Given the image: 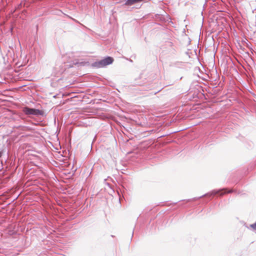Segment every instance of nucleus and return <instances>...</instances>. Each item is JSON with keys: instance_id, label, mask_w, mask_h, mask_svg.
<instances>
[{"instance_id": "obj_1", "label": "nucleus", "mask_w": 256, "mask_h": 256, "mask_svg": "<svg viewBox=\"0 0 256 256\" xmlns=\"http://www.w3.org/2000/svg\"><path fill=\"white\" fill-rule=\"evenodd\" d=\"M114 60L112 57L106 56L102 60L93 62L92 64V66L96 68H103L108 65L112 64Z\"/></svg>"}, {"instance_id": "obj_2", "label": "nucleus", "mask_w": 256, "mask_h": 256, "mask_svg": "<svg viewBox=\"0 0 256 256\" xmlns=\"http://www.w3.org/2000/svg\"><path fill=\"white\" fill-rule=\"evenodd\" d=\"M22 112L26 115L42 116L44 112L38 109L30 108L28 106L23 108Z\"/></svg>"}, {"instance_id": "obj_3", "label": "nucleus", "mask_w": 256, "mask_h": 256, "mask_svg": "<svg viewBox=\"0 0 256 256\" xmlns=\"http://www.w3.org/2000/svg\"><path fill=\"white\" fill-rule=\"evenodd\" d=\"M232 192V190H228L226 188H224L222 190H214L206 194V196H215L216 194H218L220 196H222L224 194L231 193Z\"/></svg>"}, {"instance_id": "obj_4", "label": "nucleus", "mask_w": 256, "mask_h": 256, "mask_svg": "<svg viewBox=\"0 0 256 256\" xmlns=\"http://www.w3.org/2000/svg\"><path fill=\"white\" fill-rule=\"evenodd\" d=\"M166 46L168 48L170 51L174 50L173 43L170 41H166L165 44Z\"/></svg>"}, {"instance_id": "obj_5", "label": "nucleus", "mask_w": 256, "mask_h": 256, "mask_svg": "<svg viewBox=\"0 0 256 256\" xmlns=\"http://www.w3.org/2000/svg\"><path fill=\"white\" fill-rule=\"evenodd\" d=\"M250 227L256 230V222L254 224H250Z\"/></svg>"}, {"instance_id": "obj_6", "label": "nucleus", "mask_w": 256, "mask_h": 256, "mask_svg": "<svg viewBox=\"0 0 256 256\" xmlns=\"http://www.w3.org/2000/svg\"><path fill=\"white\" fill-rule=\"evenodd\" d=\"M2 152H0V158L2 156Z\"/></svg>"}, {"instance_id": "obj_7", "label": "nucleus", "mask_w": 256, "mask_h": 256, "mask_svg": "<svg viewBox=\"0 0 256 256\" xmlns=\"http://www.w3.org/2000/svg\"><path fill=\"white\" fill-rule=\"evenodd\" d=\"M206 196V194H204V195H203V196Z\"/></svg>"}]
</instances>
